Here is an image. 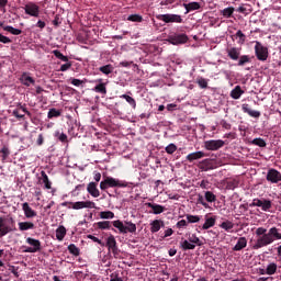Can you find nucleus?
Listing matches in <instances>:
<instances>
[{"label":"nucleus","mask_w":281,"mask_h":281,"mask_svg":"<svg viewBox=\"0 0 281 281\" xmlns=\"http://www.w3.org/2000/svg\"><path fill=\"white\" fill-rule=\"evenodd\" d=\"M196 83L199 85L200 89H207V79L199 77L196 79Z\"/></svg>","instance_id":"5fc2aeb1"},{"label":"nucleus","mask_w":281,"mask_h":281,"mask_svg":"<svg viewBox=\"0 0 281 281\" xmlns=\"http://www.w3.org/2000/svg\"><path fill=\"white\" fill-rule=\"evenodd\" d=\"M0 43L8 45V43H12V40H10V37L3 35V34H0Z\"/></svg>","instance_id":"0e129e2a"},{"label":"nucleus","mask_w":281,"mask_h":281,"mask_svg":"<svg viewBox=\"0 0 281 281\" xmlns=\"http://www.w3.org/2000/svg\"><path fill=\"white\" fill-rule=\"evenodd\" d=\"M60 115H63V111L56 110V108H52L47 113L48 120H53V117H60Z\"/></svg>","instance_id":"c9c22d12"},{"label":"nucleus","mask_w":281,"mask_h":281,"mask_svg":"<svg viewBox=\"0 0 281 281\" xmlns=\"http://www.w3.org/2000/svg\"><path fill=\"white\" fill-rule=\"evenodd\" d=\"M267 276H276L278 273V263L271 262L266 268Z\"/></svg>","instance_id":"2f4dec72"},{"label":"nucleus","mask_w":281,"mask_h":281,"mask_svg":"<svg viewBox=\"0 0 281 281\" xmlns=\"http://www.w3.org/2000/svg\"><path fill=\"white\" fill-rule=\"evenodd\" d=\"M65 236H67V228H65V226L60 225L57 229H56V238L57 240H65Z\"/></svg>","instance_id":"c85d7f7f"},{"label":"nucleus","mask_w":281,"mask_h":281,"mask_svg":"<svg viewBox=\"0 0 281 281\" xmlns=\"http://www.w3.org/2000/svg\"><path fill=\"white\" fill-rule=\"evenodd\" d=\"M63 207H67L68 210H94L95 202L92 201H79V202H63Z\"/></svg>","instance_id":"f03ea898"},{"label":"nucleus","mask_w":281,"mask_h":281,"mask_svg":"<svg viewBox=\"0 0 281 281\" xmlns=\"http://www.w3.org/2000/svg\"><path fill=\"white\" fill-rule=\"evenodd\" d=\"M198 168L201 170V172L214 170L216 168V160L206 158L199 162Z\"/></svg>","instance_id":"9d476101"},{"label":"nucleus","mask_w":281,"mask_h":281,"mask_svg":"<svg viewBox=\"0 0 281 281\" xmlns=\"http://www.w3.org/2000/svg\"><path fill=\"white\" fill-rule=\"evenodd\" d=\"M26 243L30 245V247L25 248L24 254H37V251H41V240L27 237Z\"/></svg>","instance_id":"0eeeda50"},{"label":"nucleus","mask_w":281,"mask_h":281,"mask_svg":"<svg viewBox=\"0 0 281 281\" xmlns=\"http://www.w3.org/2000/svg\"><path fill=\"white\" fill-rule=\"evenodd\" d=\"M166 153L168 155H175V153H177V145L175 144H169L166 148H165Z\"/></svg>","instance_id":"4d7b16f0"},{"label":"nucleus","mask_w":281,"mask_h":281,"mask_svg":"<svg viewBox=\"0 0 281 281\" xmlns=\"http://www.w3.org/2000/svg\"><path fill=\"white\" fill-rule=\"evenodd\" d=\"M255 56L257 60H260L261 63H266V60H269V47L265 46L259 41L255 42Z\"/></svg>","instance_id":"20e7f679"},{"label":"nucleus","mask_w":281,"mask_h":281,"mask_svg":"<svg viewBox=\"0 0 281 281\" xmlns=\"http://www.w3.org/2000/svg\"><path fill=\"white\" fill-rule=\"evenodd\" d=\"M19 80H20L21 85H24V87H32V85L36 83L34 78H32L30 76V74H27V72H23Z\"/></svg>","instance_id":"f3484780"},{"label":"nucleus","mask_w":281,"mask_h":281,"mask_svg":"<svg viewBox=\"0 0 281 281\" xmlns=\"http://www.w3.org/2000/svg\"><path fill=\"white\" fill-rule=\"evenodd\" d=\"M55 137H57V139H59V142H63L64 144H67V142H68L67 134H65V133L56 132Z\"/></svg>","instance_id":"13d9d810"},{"label":"nucleus","mask_w":281,"mask_h":281,"mask_svg":"<svg viewBox=\"0 0 281 281\" xmlns=\"http://www.w3.org/2000/svg\"><path fill=\"white\" fill-rule=\"evenodd\" d=\"M204 199L207 201V203H215L216 194H214L212 191H205Z\"/></svg>","instance_id":"a19ab883"},{"label":"nucleus","mask_w":281,"mask_h":281,"mask_svg":"<svg viewBox=\"0 0 281 281\" xmlns=\"http://www.w3.org/2000/svg\"><path fill=\"white\" fill-rule=\"evenodd\" d=\"M37 181L41 186H44V190H52V181L49 180V177L45 170L41 171V176L37 177Z\"/></svg>","instance_id":"ddd939ff"},{"label":"nucleus","mask_w":281,"mask_h":281,"mask_svg":"<svg viewBox=\"0 0 281 281\" xmlns=\"http://www.w3.org/2000/svg\"><path fill=\"white\" fill-rule=\"evenodd\" d=\"M95 227H98V229H111V222L109 221L98 222L95 224Z\"/></svg>","instance_id":"603ef678"},{"label":"nucleus","mask_w":281,"mask_h":281,"mask_svg":"<svg viewBox=\"0 0 281 281\" xmlns=\"http://www.w3.org/2000/svg\"><path fill=\"white\" fill-rule=\"evenodd\" d=\"M252 146H259V148H266L267 147V142H265L263 138H254L252 140L249 142Z\"/></svg>","instance_id":"4c0bfd02"},{"label":"nucleus","mask_w":281,"mask_h":281,"mask_svg":"<svg viewBox=\"0 0 281 281\" xmlns=\"http://www.w3.org/2000/svg\"><path fill=\"white\" fill-rule=\"evenodd\" d=\"M237 12H239L240 14H251L252 10H251V5L249 4H243L237 9Z\"/></svg>","instance_id":"c03bdc74"},{"label":"nucleus","mask_w":281,"mask_h":281,"mask_svg":"<svg viewBox=\"0 0 281 281\" xmlns=\"http://www.w3.org/2000/svg\"><path fill=\"white\" fill-rule=\"evenodd\" d=\"M127 21H131L132 23H142L144 18L139 14H131L127 16Z\"/></svg>","instance_id":"8fccbe9b"},{"label":"nucleus","mask_w":281,"mask_h":281,"mask_svg":"<svg viewBox=\"0 0 281 281\" xmlns=\"http://www.w3.org/2000/svg\"><path fill=\"white\" fill-rule=\"evenodd\" d=\"M220 227L222 229H225V232H229L231 229H234V222L232 221H225L220 224Z\"/></svg>","instance_id":"37998d69"},{"label":"nucleus","mask_w":281,"mask_h":281,"mask_svg":"<svg viewBox=\"0 0 281 281\" xmlns=\"http://www.w3.org/2000/svg\"><path fill=\"white\" fill-rule=\"evenodd\" d=\"M120 98L126 100L132 105V109H137V102L133 99V97L128 94H122Z\"/></svg>","instance_id":"49530a36"},{"label":"nucleus","mask_w":281,"mask_h":281,"mask_svg":"<svg viewBox=\"0 0 281 281\" xmlns=\"http://www.w3.org/2000/svg\"><path fill=\"white\" fill-rule=\"evenodd\" d=\"M151 234H157L161 229V227H166V224L162 220H154L149 224Z\"/></svg>","instance_id":"dca6fc26"},{"label":"nucleus","mask_w":281,"mask_h":281,"mask_svg":"<svg viewBox=\"0 0 281 281\" xmlns=\"http://www.w3.org/2000/svg\"><path fill=\"white\" fill-rule=\"evenodd\" d=\"M146 205L153 210V214H164V212H166V207H164L161 204H153L148 202Z\"/></svg>","instance_id":"5701e85b"},{"label":"nucleus","mask_w":281,"mask_h":281,"mask_svg":"<svg viewBox=\"0 0 281 281\" xmlns=\"http://www.w3.org/2000/svg\"><path fill=\"white\" fill-rule=\"evenodd\" d=\"M222 128H224L225 131H232V124L229 122H227L226 120H222L220 122Z\"/></svg>","instance_id":"680f3d73"},{"label":"nucleus","mask_w":281,"mask_h":281,"mask_svg":"<svg viewBox=\"0 0 281 281\" xmlns=\"http://www.w3.org/2000/svg\"><path fill=\"white\" fill-rule=\"evenodd\" d=\"M110 278V281H124V279H122L117 272L111 273Z\"/></svg>","instance_id":"e2e57ef3"},{"label":"nucleus","mask_w":281,"mask_h":281,"mask_svg":"<svg viewBox=\"0 0 281 281\" xmlns=\"http://www.w3.org/2000/svg\"><path fill=\"white\" fill-rule=\"evenodd\" d=\"M24 12L25 14H29V16L38 18V15L41 14V8L34 2H29L24 7Z\"/></svg>","instance_id":"9b49d317"},{"label":"nucleus","mask_w":281,"mask_h":281,"mask_svg":"<svg viewBox=\"0 0 281 281\" xmlns=\"http://www.w3.org/2000/svg\"><path fill=\"white\" fill-rule=\"evenodd\" d=\"M69 69H71V61L66 63V64H63V65L60 66L59 71H67V70H69Z\"/></svg>","instance_id":"338daca9"},{"label":"nucleus","mask_w":281,"mask_h":281,"mask_svg":"<svg viewBox=\"0 0 281 281\" xmlns=\"http://www.w3.org/2000/svg\"><path fill=\"white\" fill-rule=\"evenodd\" d=\"M18 225L20 232H27L29 229H34L35 227L33 222H20Z\"/></svg>","instance_id":"cd10ccee"},{"label":"nucleus","mask_w":281,"mask_h":281,"mask_svg":"<svg viewBox=\"0 0 281 281\" xmlns=\"http://www.w3.org/2000/svg\"><path fill=\"white\" fill-rule=\"evenodd\" d=\"M266 179L270 183H279V181H281L280 171L277 169H269Z\"/></svg>","instance_id":"2eb2a0df"},{"label":"nucleus","mask_w":281,"mask_h":281,"mask_svg":"<svg viewBox=\"0 0 281 281\" xmlns=\"http://www.w3.org/2000/svg\"><path fill=\"white\" fill-rule=\"evenodd\" d=\"M53 54L56 58H58L59 60H63V63H69V57L63 55V53H60V50L55 49V50H53Z\"/></svg>","instance_id":"3c124183"},{"label":"nucleus","mask_w":281,"mask_h":281,"mask_svg":"<svg viewBox=\"0 0 281 281\" xmlns=\"http://www.w3.org/2000/svg\"><path fill=\"white\" fill-rule=\"evenodd\" d=\"M177 229H186L188 227V222L186 220H180L176 224Z\"/></svg>","instance_id":"bf43d9fd"},{"label":"nucleus","mask_w":281,"mask_h":281,"mask_svg":"<svg viewBox=\"0 0 281 281\" xmlns=\"http://www.w3.org/2000/svg\"><path fill=\"white\" fill-rule=\"evenodd\" d=\"M186 218H187L188 223H199L201 221V216H199V215L187 214Z\"/></svg>","instance_id":"6e6d98bb"},{"label":"nucleus","mask_w":281,"mask_h":281,"mask_svg":"<svg viewBox=\"0 0 281 281\" xmlns=\"http://www.w3.org/2000/svg\"><path fill=\"white\" fill-rule=\"evenodd\" d=\"M205 157V153L203 151H194L187 156V161H196V159H203Z\"/></svg>","instance_id":"bb28decb"},{"label":"nucleus","mask_w":281,"mask_h":281,"mask_svg":"<svg viewBox=\"0 0 281 281\" xmlns=\"http://www.w3.org/2000/svg\"><path fill=\"white\" fill-rule=\"evenodd\" d=\"M87 190L89 194H91V196H94V199H98V196H100V191L98 190L95 182H90Z\"/></svg>","instance_id":"a878e982"},{"label":"nucleus","mask_w":281,"mask_h":281,"mask_svg":"<svg viewBox=\"0 0 281 281\" xmlns=\"http://www.w3.org/2000/svg\"><path fill=\"white\" fill-rule=\"evenodd\" d=\"M237 60L238 67H245V65L251 63V57H249V55H239V58Z\"/></svg>","instance_id":"f704fd0d"},{"label":"nucleus","mask_w":281,"mask_h":281,"mask_svg":"<svg viewBox=\"0 0 281 281\" xmlns=\"http://www.w3.org/2000/svg\"><path fill=\"white\" fill-rule=\"evenodd\" d=\"M180 247L183 251L196 249V245L192 244L189 239H184L181 244Z\"/></svg>","instance_id":"7c9ffc66"},{"label":"nucleus","mask_w":281,"mask_h":281,"mask_svg":"<svg viewBox=\"0 0 281 281\" xmlns=\"http://www.w3.org/2000/svg\"><path fill=\"white\" fill-rule=\"evenodd\" d=\"M95 82H99V85L93 88V91L101 93V95H106V83L102 79H97Z\"/></svg>","instance_id":"412c9836"},{"label":"nucleus","mask_w":281,"mask_h":281,"mask_svg":"<svg viewBox=\"0 0 281 281\" xmlns=\"http://www.w3.org/2000/svg\"><path fill=\"white\" fill-rule=\"evenodd\" d=\"M241 111H244V113H247L250 117H260V111L251 110V108H249V104L247 103H244L241 105Z\"/></svg>","instance_id":"aec40b11"},{"label":"nucleus","mask_w":281,"mask_h":281,"mask_svg":"<svg viewBox=\"0 0 281 281\" xmlns=\"http://www.w3.org/2000/svg\"><path fill=\"white\" fill-rule=\"evenodd\" d=\"M216 225V217H206L204 224L202 225V229H210Z\"/></svg>","instance_id":"72a5a7b5"},{"label":"nucleus","mask_w":281,"mask_h":281,"mask_svg":"<svg viewBox=\"0 0 281 281\" xmlns=\"http://www.w3.org/2000/svg\"><path fill=\"white\" fill-rule=\"evenodd\" d=\"M256 236H260L256 243L252 245L251 249L258 250L262 249V247H268L276 240H281V234L279 233L277 227H271L267 233V228L258 227L256 229Z\"/></svg>","instance_id":"f257e3e1"},{"label":"nucleus","mask_w":281,"mask_h":281,"mask_svg":"<svg viewBox=\"0 0 281 281\" xmlns=\"http://www.w3.org/2000/svg\"><path fill=\"white\" fill-rule=\"evenodd\" d=\"M101 190H109V188H126V183L113 178L108 177L100 182Z\"/></svg>","instance_id":"423d86ee"},{"label":"nucleus","mask_w":281,"mask_h":281,"mask_svg":"<svg viewBox=\"0 0 281 281\" xmlns=\"http://www.w3.org/2000/svg\"><path fill=\"white\" fill-rule=\"evenodd\" d=\"M224 19H232V15L234 14V7H228L221 11Z\"/></svg>","instance_id":"09e8293b"},{"label":"nucleus","mask_w":281,"mask_h":281,"mask_svg":"<svg viewBox=\"0 0 281 281\" xmlns=\"http://www.w3.org/2000/svg\"><path fill=\"white\" fill-rule=\"evenodd\" d=\"M188 240L189 243H191L192 245H196L198 247H201V245H203V241H201L196 234H192L191 236H189Z\"/></svg>","instance_id":"79ce46f5"},{"label":"nucleus","mask_w":281,"mask_h":281,"mask_svg":"<svg viewBox=\"0 0 281 281\" xmlns=\"http://www.w3.org/2000/svg\"><path fill=\"white\" fill-rule=\"evenodd\" d=\"M173 234H175V231L172 228H168L165 231L162 238H168V237L172 236Z\"/></svg>","instance_id":"774afa93"},{"label":"nucleus","mask_w":281,"mask_h":281,"mask_svg":"<svg viewBox=\"0 0 281 281\" xmlns=\"http://www.w3.org/2000/svg\"><path fill=\"white\" fill-rule=\"evenodd\" d=\"M113 254V257L117 260L120 258V249L116 247L112 248L111 250H109Z\"/></svg>","instance_id":"69168bd1"},{"label":"nucleus","mask_w":281,"mask_h":281,"mask_svg":"<svg viewBox=\"0 0 281 281\" xmlns=\"http://www.w3.org/2000/svg\"><path fill=\"white\" fill-rule=\"evenodd\" d=\"M235 38H239L238 40V44L239 45H245L246 41H247V35H245V33H243V31L238 30L236 32V34L234 35Z\"/></svg>","instance_id":"e433bc0d"},{"label":"nucleus","mask_w":281,"mask_h":281,"mask_svg":"<svg viewBox=\"0 0 281 281\" xmlns=\"http://www.w3.org/2000/svg\"><path fill=\"white\" fill-rule=\"evenodd\" d=\"M183 8L186 9L188 14L189 12H194V10H201V3L199 2L183 3Z\"/></svg>","instance_id":"b1692460"},{"label":"nucleus","mask_w":281,"mask_h":281,"mask_svg":"<svg viewBox=\"0 0 281 281\" xmlns=\"http://www.w3.org/2000/svg\"><path fill=\"white\" fill-rule=\"evenodd\" d=\"M105 247H108L109 251H111V249H114L115 247H117V241L115 240V236L110 235L106 238Z\"/></svg>","instance_id":"c756f323"},{"label":"nucleus","mask_w":281,"mask_h":281,"mask_svg":"<svg viewBox=\"0 0 281 281\" xmlns=\"http://www.w3.org/2000/svg\"><path fill=\"white\" fill-rule=\"evenodd\" d=\"M22 210L24 212L25 218H34L36 216V211L30 207V203L24 202L22 204Z\"/></svg>","instance_id":"6ab92c4d"},{"label":"nucleus","mask_w":281,"mask_h":281,"mask_svg":"<svg viewBox=\"0 0 281 281\" xmlns=\"http://www.w3.org/2000/svg\"><path fill=\"white\" fill-rule=\"evenodd\" d=\"M240 52H243V48L236 47V46H232V47L226 48L227 57L231 60H238L240 58Z\"/></svg>","instance_id":"4468645a"},{"label":"nucleus","mask_w":281,"mask_h":281,"mask_svg":"<svg viewBox=\"0 0 281 281\" xmlns=\"http://www.w3.org/2000/svg\"><path fill=\"white\" fill-rule=\"evenodd\" d=\"M225 146V142L222 139H217V140H206L204 143V148L206 150H218L220 148H223Z\"/></svg>","instance_id":"f8f14e48"},{"label":"nucleus","mask_w":281,"mask_h":281,"mask_svg":"<svg viewBox=\"0 0 281 281\" xmlns=\"http://www.w3.org/2000/svg\"><path fill=\"white\" fill-rule=\"evenodd\" d=\"M68 251L69 254H71V256H76V257L80 256V248H78L76 244H70L68 246Z\"/></svg>","instance_id":"de8ad7c7"},{"label":"nucleus","mask_w":281,"mask_h":281,"mask_svg":"<svg viewBox=\"0 0 281 281\" xmlns=\"http://www.w3.org/2000/svg\"><path fill=\"white\" fill-rule=\"evenodd\" d=\"M99 71H101V74H104L105 76H109V74H113V65L108 64L105 66H101L99 68Z\"/></svg>","instance_id":"ea45409f"},{"label":"nucleus","mask_w":281,"mask_h":281,"mask_svg":"<svg viewBox=\"0 0 281 281\" xmlns=\"http://www.w3.org/2000/svg\"><path fill=\"white\" fill-rule=\"evenodd\" d=\"M87 238H89L93 243H98V245H100L101 247H104V243L100 238H98L93 235H88Z\"/></svg>","instance_id":"052dcab7"},{"label":"nucleus","mask_w":281,"mask_h":281,"mask_svg":"<svg viewBox=\"0 0 281 281\" xmlns=\"http://www.w3.org/2000/svg\"><path fill=\"white\" fill-rule=\"evenodd\" d=\"M99 216L103 220L115 218V213L113 211H102L99 213Z\"/></svg>","instance_id":"a18cd8bd"},{"label":"nucleus","mask_w":281,"mask_h":281,"mask_svg":"<svg viewBox=\"0 0 281 281\" xmlns=\"http://www.w3.org/2000/svg\"><path fill=\"white\" fill-rule=\"evenodd\" d=\"M0 155H2V162L4 164V161L8 160V158L10 157V148L5 145L2 146V148L0 149Z\"/></svg>","instance_id":"58836bf2"},{"label":"nucleus","mask_w":281,"mask_h":281,"mask_svg":"<svg viewBox=\"0 0 281 281\" xmlns=\"http://www.w3.org/2000/svg\"><path fill=\"white\" fill-rule=\"evenodd\" d=\"M170 42L172 45H183L188 43V35L186 34H178L170 37Z\"/></svg>","instance_id":"a211bd4d"},{"label":"nucleus","mask_w":281,"mask_h":281,"mask_svg":"<svg viewBox=\"0 0 281 281\" xmlns=\"http://www.w3.org/2000/svg\"><path fill=\"white\" fill-rule=\"evenodd\" d=\"M236 188H238V181L236 180L226 181V190H236Z\"/></svg>","instance_id":"864d4df0"},{"label":"nucleus","mask_w":281,"mask_h":281,"mask_svg":"<svg viewBox=\"0 0 281 281\" xmlns=\"http://www.w3.org/2000/svg\"><path fill=\"white\" fill-rule=\"evenodd\" d=\"M247 247V237H239L236 245L233 247V251H243Z\"/></svg>","instance_id":"4be33fe9"},{"label":"nucleus","mask_w":281,"mask_h":281,"mask_svg":"<svg viewBox=\"0 0 281 281\" xmlns=\"http://www.w3.org/2000/svg\"><path fill=\"white\" fill-rule=\"evenodd\" d=\"M2 30H4V32H9V34H13V36H19L21 34H23V31H21V29H15L10 25L2 26Z\"/></svg>","instance_id":"473e14b6"},{"label":"nucleus","mask_w":281,"mask_h":281,"mask_svg":"<svg viewBox=\"0 0 281 281\" xmlns=\"http://www.w3.org/2000/svg\"><path fill=\"white\" fill-rule=\"evenodd\" d=\"M272 205L273 204H272L271 200L254 199L251 204H250V207H261L262 212H269L270 209L272 207Z\"/></svg>","instance_id":"1a4fd4ad"},{"label":"nucleus","mask_w":281,"mask_h":281,"mask_svg":"<svg viewBox=\"0 0 281 281\" xmlns=\"http://www.w3.org/2000/svg\"><path fill=\"white\" fill-rule=\"evenodd\" d=\"M113 227L119 229L120 234H135L137 232V225H135L133 222H124L116 220L113 223Z\"/></svg>","instance_id":"7ed1b4c3"},{"label":"nucleus","mask_w":281,"mask_h":281,"mask_svg":"<svg viewBox=\"0 0 281 281\" xmlns=\"http://www.w3.org/2000/svg\"><path fill=\"white\" fill-rule=\"evenodd\" d=\"M9 223H7L5 217L0 216V238L8 236L11 232H14V218L10 217Z\"/></svg>","instance_id":"39448f33"},{"label":"nucleus","mask_w":281,"mask_h":281,"mask_svg":"<svg viewBox=\"0 0 281 281\" xmlns=\"http://www.w3.org/2000/svg\"><path fill=\"white\" fill-rule=\"evenodd\" d=\"M245 93V90L240 88V86H236L232 91H231V98L233 100H240V97Z\"/></svg>","instance_id":"393cba45"},{"label":"nucleus","mask_w":281,"mask_h":281,"mask_svg":"<svg viewBox=\"0 0 281 281\" xmlns=\"http://www.w3.org/2000/svg\"><path fill=\"white\" fill-rule=\"evenodd\" d=\"M158 21H162L164 23H183V18L179 14H159L156 16Z\"/></svg>","instance_id":"6e6552de"}]
</instances>
